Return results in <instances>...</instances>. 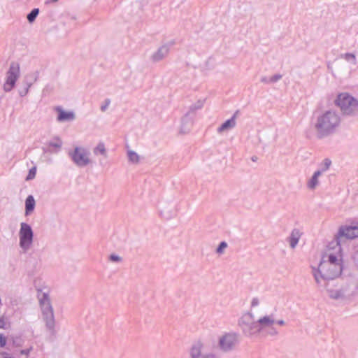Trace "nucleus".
I'll return each instance as SVG.
<instances>
[{
    "label": "nucleus",
    "instance_id": "nucleus-9",
    "mask_svg": "<svg viewBox=\"0 0 358 358\" xmlns=\"http://www.w3.org/2000/svg\"><path fill=\"white\" fill-rule=\"evenodd\" d=\"M20 246L24 252L28 251L33 243L34 232L29 224L25 222L20 224L19 231Z\"/></svg>",
    "mask_w": 358,
    "mask_h": 358
},
{
    "label": "nucleus",
    "instance_id": "nucleus-2",
    "mask_svg": "<svg viewBox=\"0 0 358 358\" xmlns=\"http://www.w3.org/2000/svg\"><path fill=\"white\" fill-rule=\"evenodd\" d=\"M341 123L339 114L332 110L318 115L313 127L318 138H324L336 132Z\"/></svg>",
    "mask_w": 358,
    "mask_h": 358
},
{
    "label": "nucleus",
    "instance_id": "nucleus-8",
    "mask_svg": "<svg viewBox=\"0 0 358 358\" xmlns=\"http://www.w3.org/2000/svg\"><path fill=\"white\" fill-rule=\"evenodd\" d=\"M72 162L79 167H84L90 164V152L83 147H76L68 152Z\"/></svg>",
    "mask_w": 358,
    "mask_h": 358
},
{
    "label": "nucleus",
    "instance_id": "nucleus-33",
    "mask_svg": "<svg viewBox=\"0 0 358 358\" xmlns=\"http://www.w3.org/2000/svg\"><path fill=\"white\" fill-rule=\"evenodd\" d=\"M38 79V73H36V75L34 76V78H33V80L29 82V83H26V89H28V90H29V88L31 87V85H33V83L34 82H36Z\"/></svg>",
    "mask_w": 358,
    "mask_h": 358
},
{
    "label": "nucleus",
    "instance_id": "nucleus-6",
    "mask_svg": "<svg viewBox=\"0 0 358 358\" xmlns=\"http://www.w3.org/2000/svg\"><path fill=\"white\" fill-rule=\"evenodd\" d=\"M238 324L243 334L246 336L250 337L261 333L259 319L255 320L254 316L251 313L243 314L238 320Z\"/></svg>",
    "mask_w": 358,
    "mask_h": 358
},
{
    "label": "nucleus",
    "instance_id": "nucleus-22",
    "mask_svg": "<svg viewBox=\"0 0 358 358\" xmlns=\"http://www.w3.org/2000/svg\"><path fill=\"white\" fill-rule=\"evenodd\" d=\"M127 157L130 163L138 164L140 162L139 155L131 150H127Z\"/></svg>",
    "mask_w": 358,
    "mask_h": 358
},
{
    "label": "nucleus",
    "instance_id": "nucleus-11",
    "mask_svg": "<svg viewBox=\"0 0 358 358\" xmlns=\"http://www.w3.org/2000/svg\"><path fill=\"white\" fill-rule=\"evenodd\" d=\"M20 76V64L17 62H12L6 72V81L3 84V90L6 92H10L13 89Z\"/></svg>",
    "mask_w": 358,
    "mask_h": 358
},
{
    "label": "nucleus",
    "instance_id": "nucleus-1",
    "mask_svg": "<svg viewBox=\"0 0 358 358\" xmlns=\"http://www.w3.org/2000/svg\"><path fill=\"white\" fill-rule=\"evenodd\" d=\"M330 248L335 250V253L329 251L322 258L318 268L312 267V274L316 284L319 287H327L330 282L338 278L343 271L341 248L339 242L332 241Z\"/></svg>",
    "mask_w": 358,
    "mask_h": 358
},
{
    "label": "nucleus",
    "instance_id": "nucleus-43",
    "mask_svg": "<svg viewBox=\"0 0 358 358\" xmlns=\"http://www.w3.org/2000/svg\"><path fill=\"white\" fill-rule=\"evenodd\" d=\"M58 0H51L52 2H56Z\"/></svg>",
    "mask_w": 358,
    "mask_h": 358
},
{
    "label": "nucleus",
    "instance_id": "nucleus-45",
    "mask_svg": "<svg viewBox=\"0 0 358 358\" xmlns=\"http://www.w3.org/2000/svg\"><path fill=\"white\" fill-rule=\"evenodd\" d=\"M357 293H358V280H357Z\"/></svg>",
    "mask_w": 358,
    "mask_h": 358
},
{
    "label": "nucleus",
    "instance_id": "nucleus-32",
    "mask_svg": "<svg viewBox=\"0 0 358 358\" xmlns=\"http://www.w3.org/2000/svg\"><path fill=\"white\" fill-rule=\"evenodd\" d=\"M285 324H286V322L283 319H282V318L276 319V315H275V325L285 326Z\"/></svg>",
    "mask_w": 358,
    "mask_h": 358
},
{
    "label": "nucleus",
    "instance_id": "nucleus-21",
    "mask_svg": "<svg viewBox=\"0 0 358 358\" xmlns=\"http://www.w3.org/2000/svg\"><path fill=\"white\" fill-rule=\"evenodd\" d=\"M93 152L95 155H101L105 157H107L106 149L103 142H100L98 143V145L94 148Z\"/></svg>",
    "mask_w": 358,
    "mask_h": 358
},
{
    "label": "nucleus",
    "instance_id": "nucleus-27",
    "mask_svg": "<svg viewBox=\"0 0 358 358\" xmlns=\"http://www.w3.org/2000/svg\"><path fill=\"white\" fill-rule=\"evenodd\" d=\"M108 259L110 262H116V263H120V262H122V258L116 254H111L108 257Z\"/></svg>",
    "mask_w": 358,
    "mask_h": 358
},
{
    "label": "nucleus",
    "instance_id": "nucleus-30",
    "mask_svg": "<svg viewBox=\"0 0 358 358\" xmlns=\"http://www.w3.org/2000/svg\"><path fill=\"white\" fill-rule=\"evenodd\" d=\"M282 76L281 74H275L274 76L269 78V81L271 83H275L280 80L282 78Z\"/></svg>",
    "mask_w": 358,
    "mask_h": 358
},
{
    "label": "nucleus",
    "instance_id": "nucleus-35",
    "mask_svg": "<svg viewBox=\"0 0 358 358\" xmlns=\"http://www.w3.org/2000/svg\"><path fill=\"white\" fill-rule=\"evenodd\" d=\"M6 321L3 317H0V328L6 329Z\"/></svg>",
    "mask_w": 358,
    "mask_h": 358
},
{
    "label": "nucleus",
    "instance_id": "nucleus-5",
    "mask_svg": "<svg viewBox=\"0 0 358 358\" xmlns=\"http://www.w3.org/2000/svg\"><path fill=\"white\" fill-rule=\"evenodd\" d=\"M335 103L344 115H356L358 114V100L348 93L339 94Z\"/></svg>",
    "mask_w": 358,
    "mask_h": 358
},
{
    "label": "nucleus",
    "instance_id": "nucleus-41",
    "mask_svg": "<svg viewBox=\"0 0 358 358\" xmlns=\"http://www.w3.org/2000/svg\"><path fill=\"white\" fill-rule=\"evenodd\" d=\"M29 350H22L20 352V353L22 355H27L29 354Z\"/></svg>",
    "mask_w": 358,
    "mask_h": 358
},
{
    "label": "nucleus",
    "instance_id": "nucleus-16",
    "mask_svg": "<svg viewBox=\"0 0 358 358\" xmlns=\"http://www.w3.org/2000/svg\"><path fill=\"white\" fill-rule=\"evenodd\" d=\"M62 145L63 142L62 139L58 136H55L52 141L47 143V145L48 146L47 152L57 153L62 148Z\"/></svg>",
    "mask_w": 358,
    "mask_h": 358
},
{
    "label": "nucleus",
    "instance_id": "nucleus-14",
    "mask_svg": "<svg viewBox=\"0 0 358 358\" xmlns=\"http://www.w3.org/2000/svg\"><path fill=\"white\" fill-rule=\"evenodd\" d=\"M55 110L57 113V121L59 122H72L76 119L73 111H66L61 106H56Z\"/></svg>",
    "mask_w": 358,
    "mask_h": 358
},
{
    "label": "nucleus",
    "instance_id": "nucleus-13",
    "mask_svg": "<svg viewBox=\"0 0 358 358\" xmlns=\"http://www.w3.org/2000/svg\"><path fill=\"white\" fill-rule=\"evenodd\" d=\"M338 234L339 236L334 241H338L339 243L343 238L353 239L358 237V227L351 226L342 227L340 229Z\"/></svg>",
    "mask_w": 358,
    "mask_h": 358
},
{
    "label": "nucleus",
    "instance_id": "nucleus-15",
    "mask_svg": "<svg viewBox=\"0 0 358 358\" xmlns=\"http://www.w3.org/2000/svg\"><path fill=\"white\" fill-rule=\"evenodd\" d=\"M169 46L168 45H163L160 46L157 51H155L150 57L152 62L157 63L164 59L169 52Z\"/></svg>",
    "mask_w": 358,
    "mask_h": 358
},
{
    "label": "nucleus",
    "instance_id": "nucleus-42",
    "mask_svg": "<svg viewBox=\"0 0 358 358\" xmlns=\"http://www.w3.org/2000/svg\"><path fill=\"white\" fill-rule=\"evenodd\" d=\"M252 160L255 162L256 160V157H252Z\"/></svg>",
    "mask_w": 358,
    "mask_h": 358
},
{
    "label": "nucleus",
    "instance_id": "nucleus-28",
    "mask_svg": "<svg viewBox=\"0 0 358 358\" xmlns=\"http://www.w3.org/2000/svg\"><path fill=\"white\" fill-rule=\"evenodd\" d=\"M227 248V243L225 241H222L216 249L217 254H222L224 250Z\"/></svg>",
    "mask_w": 358,
    "mask_h": 358
},
{
    "label": "nucleus",
    "instance_id": "nucleus-38",
    "mask_svg": "<svg viewBox=\"0 0 358 358\" xmlns=\"http://www.w3.org/2000/svg\"><path fill=\"white\" fill-rule=\"evenodd\" d=\"M28 92H29L28 89L24 88L23 90H20L19 92V94L20 96L23 97V96H26L28 94Z\"/></svg>",
    "mask_w": 358,
    "mask_h": 358
},
{
    "label": "nucleus",
    "instance_id": "nucleus-18",
    "mask_svg": "<svg viewBox=\"0 0 358 358\" xmlns=\"http://www.w3.org/2000/svg\"><path fill=\"white\" fill-rule=\"evenodd\" d=\"M236 122L233 119H229L222 123L217 129V131L219 134H222L224 131L230 130L236 127Z\"/></svg>",
    "mask_w": 358,
    "mask_h": 358
},
{
    "label": "nucleus",
    "instance_id": "nucleus-37",
    "mask_svg": "<svg viewBox=\"0 0 358 358\" xmlns=\"http://www.w3.org/2000/svg\"><path fill=\"white\" fill-rule=\"evenodd\" d=\"M353 261L356 266L358 268V250L353 255Z\"/></svg>",
    "mask_w": 358,
    "mask_h": 358
},
{
    "label": "nucleus",
    "instance_id": "nucleus-20",
    "mask_svg": "<svg viewBox=\"0 0 358 358\" xmlns=\"http://www.w3.org/2000/svg\"><path fill=\"white\" fill-rule=\"evenodd\" d=\"M299 240V233L298 230H293L288 238V241L290 247L294 249L296 246Z\"/></svg>",
    "mask_w": 358,
    "mask_h": 358
},
{
    "label": "nucleus",
    "instance_id": "nucleus-3",
    "mask_svg": "<svg viewBox=\"0 0 358 358\" xmlns=\"http://www.w3.org/2000/svg\"><path fill=\"white\" fill-rule=\"evenodd\" d=\"M330 299L346 301L357 294V280L353 276L343 278L340 284L336 287L331 285L324 287Z\"/></svg>",
    "mask_w": 358,
    "mask_h": 358
},
{
    "label": "nucleus",
    "instance_id": "nucleus-44",
    "mask_svg": "<svg viewBox=\"0 0 358 358\" xmlns=\"http://www.w3.org/2000/svg\"><path fill=\"white\" fill-rule=\"evenodd\" d=\"M4 358H13V357H6Z\"/></svg>",
    "mask_w": 358,
    "mask_h": 358
},
{
    "label": "nucleus",
    "instance_id": "nucleus-17",
    "mask_svg": "<svg viewBox=\"0 0 358 358\" xmlns=\"http://www.w3.org/2000/svg\"><path fill=\"white\" fill-rule=\"evenodd\" d=\"M321 175L320 171H316L314 172L312 177L306 182V187L308 189L314 190L320 184L319 177Z\"/></svg>",
    "mask_w": 358,
    "mask_h": 358
},
{
    "label": "nucleus",
    "instance_id": "nucleus-36",
    "mask_svg": "<svg viewBox=\"0 0 358 358\" xmlns=\"http://www.w3.org/2000/svg\"><path fill=\"white\" fill-rule=\"evenodd\" d=\"M259 304V301L257 297H255L251 301V306L256 307Z\"/></svg>",
    "mask_w": 358,
    "mask_h": 358
},
{
    "label": "nucleus",
    "instance_id": "nucleus-7",
    "mask_svg": "<svg viewBox=\"0 0 358 358\" xmlns=\"http://www.w3.org/2000/svg\"><path fill=\"white\" fill-rule=\"evenodd\" d=\"M189 358H219L217 355L207 352V346L201 340L194 341L187 351Z\"/></svg>",
    "mask_w": 358,
    "mask_h": 358
},
{
    "label": "nucleus",
    "instance_id": "nucleus-31",
    "mask_svg": "<svg viewBox=\"0 0 358 358\" xmlns=\"http://www.w3.org/2000/svg\"><path fill=\"white\" fill-rule=\"evenodd\" d=\"M110 103V100L109 99H105L103 104H102L100 107L101 110L102 112L106 111V109L108 108V107L109 106Z\"/></svg>",
    "mask_w": 358,
    "mask_h": 358
},
{
    "label": "nucleus",
    "instance_id": "nucleus-39",
    "mask_svg": "<svg viewBox=\"0 0 358 358\" xmlns=\"http://www.w3.org/2000/svg\"><path fill=\"white\" fill-rule=\"evenodd\" d=\"M261 82L263 83H266V84L271 83L270 81H269V78H268L266 76H264V77L261 78Z\"/></svg>",
    "mask_w": 358,
    "mask_h": 358
},
{
    "label": "nucleus",
    "instance_id": "nucleus-12",
    "mask_svg": "<svg viewBox=\"0 0 358 358\" xmlns=\"http://www.w3.org/2000/svg\"><path fill=\"white\" fill-rule=\"evenodd\" d=\"M237 343L238 335L235 333H227L220 338L218 345L222 351L227 352L233 350Z\"/></svg>",
    "mask_w": 358,
    "mask_h": 358
},
{
    "label": "nucleus",
    "instance_id": "nucleus-23",
    "mask_svg": "<svg viewBox=\"0 0 358 358\" xmlns=\"http://www.w3.org/2000/svg\"><path fill=\"white\" fill-rule=\"evenodd\" d=\"M205 99H199L194 103L192 104L189 106V111L190 112H194L197 110H199L203 108L204 105Z\"/></svg>",
    "mask_w": 358,
    "mask_h": 358
},
{
    "label": "nucleus",
    "instance_id": "nucleus-19",
    "mask_svg": "<svg viewBox=\"0 0 358 358\" xmlns=\"http://www.w3.org/2000/svg\"><path fill=\"white\" fill-rule=\"evenodd\" d=\"M36 201L32 195H29L25 200V215H29L34 210Z\"/></svg>",
    "mask_w": 358,
    "mask_h": 358
},
{
    "label": "nucleus",
    "instance_id": "nucleus-24",
    "mask_svg": "<svg viewBox=\"0 0 358 358\" xmlns=\"http://www.w3.org/2000/svg\"><path fill=\"white\" fill-rule=\"evenodd\" d=\"M331 164V162L329 159H325L323 163L320 165V169L317 171H320L321 174L327 171Z\"/></svg>",
    "mask_w": 358,
    "mask_h": 358
},
{
    "label": "nucleus",
    "instance_id": "nucleus-4",
    "mask_svg": "<svg viewBox=\"0 0 358 358\" xmlns=\"http://www.w3.org/2000/svg\"><path fill=\"white\" fill-rule=\"evenodd\" d=\"M38 299L41 306L43 320L45 322L46 327L51 332L55 334V320L53 308L51 305V300L48 293L39 291L38 292Z\"/></svg>",
    "mask_w": 358,
    "mask_h": 358
},
{
    "label": "nucleus",
    "instance_id": "nucleus-25",
    "mask_svg": "<svg viewBox=\"0 0 358 358\" xmlns=\"http://www.w3.org/2000/svg\"><path fill=\"white\" fill-rule=\"evenodd\" d=\"M39 13L38 8H34L27 16V20L29 23H32L35 21L36 17Z\"/></svg>",
    "mask_w": 358,
    "mask_h": 358
},
{
    "label": "nucleus",
    "instance_id": "nucleus-10",
    "mask_svg": "<svg viewBox=\"0 0 358 358\" xmlns=\"http://www.w3.org/2000/svg\"><path fill=\"white\" fill-rule=\"evenodd\" d=\"M260 331H264L267 336H277L279 331L275 327V314L265 315L259 318Z\"/></svg>",
    "mask_w": 358,
    "mask_h": 358
},
{
    "label": "nucleus",
    "instance_id": "nucleus-29",
    "mask_svg": "<svg viewBox=\"0 0 358 358\" xmlns=\"http://www.w3.org/2000/svg\"><path fill=\"white\" fill-rule=\"evenodd\" d=\"M36 167L31 168L29 171V173L26 178V180H30L34 179L36 176Z\"/></svg>",
    "mask_w": 358,
    "mask_h": 358
},
{
    "label": "nucleus",
    "instance_id": "nucleus-40",
    "mask_svg": "<svg viewBox=\"0 0 358 358\" xmlns=\"http://www.w3.org/2000/svg\"><path fill=\"white\" fill-rule=\"evenodd\" d=\"M238 115H239V110H236V111H235L233 116L230 119H233L234 121H236V119Z\"/></svg>",
    "mask_w": 358,
    "mask_h": 358
},
{
    "label": "nucleus",
    "instance_id": "nucleus-26",
    "mask_svg": "<svg viewBox=\"0 0 358 358\" xmlns=\"http://www.w3.org/2000/svg\"><path fill=\"white\" fill-rule=\"evenodd\" d=\"M343 58L349 62H351L352 64H356V57L352 53H345L343 56Z\"/></svg>",
    "mask_w": 358,
    "mask_h": 358
},
{
    "label": "nucleus",
    "instance_id": "nucleus-34",
    "mask_svg": "<svg viewBox=\"0 0 358 358\" xmlns=\"http://www.w3.org/2000/svg\"><path fill=\"white\" fill-rule=\"evenodd\" d=\"M6 344V338L0 333V347L3 348Z\"/></svg>",
    "mask_w": 358,
    "mask_h": 358
}]
</instances>
